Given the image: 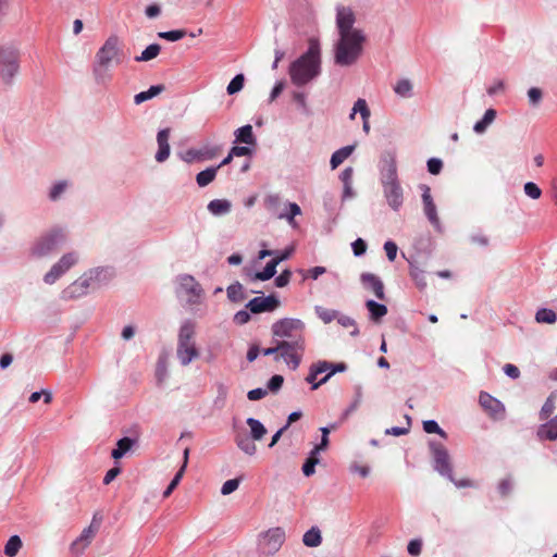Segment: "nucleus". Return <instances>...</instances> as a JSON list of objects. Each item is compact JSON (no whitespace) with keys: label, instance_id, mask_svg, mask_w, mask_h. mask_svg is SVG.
Here are the masks:
<instances>
[{"label":"nucleus","instance_id":"obj_1","mask_svg":"<svg viewBox=\"0 0 557 557\" xmlns=\"http://www.w3.org/2000/svg\"><path fill=\"white\" fill-rule=\"evenodd\" d=\"M305 323L299 319L284 318L273 323L271 331L281 347L285 348V355L293 362V370L301 363L306 349Z\"/></svg>","mask_w":557,"mask_h":557},{"label":"nucleus","instance_id":"obj_2","mask_svg":"<svg viewBox=\"0 0 557 557\" xmlns=\"http://www.w3.org/2000/svg\"><path fill=\"white\" fill-rule=\"evenodd\" d=\"M321 73V49L318 39L311 38L305 53L294 60L288 66L290 82L296 87H302L314 81Z\"/></svg>","mask_w":557,"mask_h":557},{"label":"nucleus","instance_id":"obj_3","mask_svg":"<svg viewBox=\"0 0 557 557\" xmlns=\"http://www.w3.org/2000/svg\"><path fill=\"white\" fill-rule=\"evenodd\" d=\"M384 166L381 170V184L387 205L398 211L404 202V191L397 176V165L394 156L383 160Z\"/></svg>","mask_w":557,"mask_h":557},{"label":"nucleus","instance_id":"obj_4","mask_svg":"<svg viewBox=\"0 0 557 557\" xmlns=\"http://www.w3.org/2000/svg\"><path fill=\"white\" fill-rule=\"evenodd\" d=\"M196 327L190 321L182 324L177 336L176 356L181 364L186 367L199 357V350L195 342Z\"/></svg>","mask_w":557,"mask_h":557},{"label":"nucleus","instance_id":"obj_5","mask_svg":"<svg viewBox=\"0 0 557 557\" xmlns=\"http://www.w3.org/2000/svg\"><path fill=\"white\" fill-rule=\"evenodd\" d=\"M122 45L116 35H111L96 53L94 74L99 76L112 62H121Z\"/></svg>","mask_w":557,"mask_h":557},{"label":"nucleus","instance_id":"obj_6","mask_svg":"<svg viewBox=\"0 0 557 557\" xmlns=\"http://www.w3.org/2000/svg\"><path fill=\"white\" fill-rule=\"evenodd\" d=\"M336 24L338 40L335 46V61L341 65L348 64V11L345 7L337 8Z\"/></svg>","mask_w":557,"mask_h":557},{"label":"nucleus","instance_id":"obj_7","mask_svg":"<svg viewBox=\"0 0 557 557\" xmlns=\"http://www.w3.org/2000/svg\"><path fill=\"white\" fill-rule=\"evenodd\" d=\"M285 542V531L280 528H271L259 537L258 549L263 556L274 555Z\"/></svg>","mask_w":557,"mask_h":557},{"label":"nucleus","instance_id":"obj_8","mask_svg":"<svg viewBox=\"0 0 557 557\" xmlns=\"http://www.w3.org/2000/svg\"><path fill=\"white\" fill-rule=\"evenodd\" d=\"M429 447L433 456L434 470L448 480L454 481L450 457L446 447L435 441H430Z\"/></svg>","mask_w":557,"mask_h":557},{"label":"nucleus","instance_id":"obj_9","mask_svg":"<svg viewBox=\"0 0 557 557\" xmlns=\"http://www.w3.org/2000/svg\"><path fill=\"white\" fill-rule=\"evenodd\" d=\"M18 71V52L13 48L0 49V79L10 84Z\"/></svg>","mask_w":557,"mask_h":557},{"label":"nucleus","instance_id":"obj_10","mask_svg":"<svg viewBox=\"0 0 557 557\" xmlns=\"http://www.w3.org/2000/svg\"><path fill=\"white\" fill-rule=\"evenodd\" d=\"M61 231H52L40 237L32 248V253L38 258L45 257L57 249L64 242Z\"/></svg>","mask_w":557,"mask_h":557},{"label":"nucleus","instance_id":"obj_11","mask_svg":"<svg viewBox=\"0 0 557 557\" xmlns=\"http://www.w3.org/2000/svg\"><path fill=\"white\" fill-rule=\"evenodd\" d=\"M354 13L350 11V65L357 62L364 52V46L368 42V36L362 29L355 28Z\"/></svg>","mask_w":557,"mask_h":557},{"label":"nucleus","instance_id":"obj_12","mask_svg":"<svg viewBox=\"0 0 557 557\" xmlns=\"http://www.w3.org/2000/svg\"><path fill=\"white\" fill-rule=\"evenodd\" d=\"M78 258L75 252H69L52 265L50 271L45 275L44 281L47 284H53L59 277H61L66 271H69L76 262Z\"/></svg>","mask_w":557,"mask_h":557},{"label":"nucleus","instance_id":"obj_13","mask_svg":"<svg viewBox=\"0 0 557 557\" xmlns=\"http://www.w3.org/2000/svg\"><path fill=\"white\" fill-rule=\"evenodd\" d=\"M420 189L422 191L421 198H422L424 214L428 218L429 222L436 230H440L441 222H440V218L437 215L436 206H435L432 195H431V188H430V186L422 184V185H420Z\"/></svg>","mask_w":557,"mask_h":557},{"label":"nucleus","instance_id":"obj_14","mask_svg":"<svg viewBox=\"0 0 557 557\" xmlns=\"http://www.w3.org/2000/svg\"><path fill=\"white\" fill-rule=\"evenodd\" d=\"M99 525L95 523V521L91 522V524L83 530L79 537H77L71 545V552L76 556L79 557L83 552L86 549V547L91 543L94 540Z\"/></svg>","mask_w":557,"mask_h":557},{"label":"nucleus","instance_id":"obj_15","mask_svg":"<svg viewBox=\"0 0 557 557\" xmlns=\"http://www.w3.org/2000/svg\"><path fill=\"white\" fill-rule=\"evenodd\" d=\"M252 313L273 311L280 307V300L274 295L255 297L246 306Z\"/></svg>","mask_w":557,"mask_h":557},{"label":"nucleus","instance_id":"obj_16","mask_svg":"<svg viewBox=\"0 0 557 557\" xmlns=\"http://www.w3.org/2000/svg\"><path fill=\"white\" fill-rule=\"evenodd\" d=\"M479 403L481 407L493 418H500L505 413V406L503 403L486 392L480 393Z\"/></svg>","mask_w":557,"mask_h":557},{"label":"nucleus","instance_id":"obj_17","mask_svg":"<svg viewBox=\"0 0 557 557\" xmlns=\"http://www.w3.org/2000/svg\"><path fill=\"white\" fill-rule=\"evenodd\" d=\"M180 286L189 296L188 300L190 302H197L200 298L202 289L194 276L187 274L182 275L180 277Z\"/></svg>","mask_w":557,"mask_h":557},{"label":"nucleus","instance_id":"obj_18","mask_svg":"<svg viewBox=\"0 0 557 557\" xmlns=\"http://www.w3.org/2000/svg\"><path fill=\"white\" fill-rule=\"evenodd\" d=\"M361 283L367 290H371L374 296L383 300L385 298L384 285L379 276L372 273H362Z\"/></svg>","mask_w":557,"mask_h":557},{"label":"nucleus","instance_id":"obj_19","mask_svg":"<svg viewBox=\"0 0 557 557\" xmlns=\"http://www.w3.org/2000/svg\"><path fill=\"white\" fill-rule=\"evenodd\" d=\"M359 113L362 120V129L366 135L370 133V116L371 111L367 101L362 98H359L355 103L350 112V120L355 119V115Z\"/></svg>","mask_w":557,"mask_h":557},{"label":"nucleus","instance_id":"obj_20","mask_svg":"<svg viewBox=\"0 0 557 557\" xmlns=\"http://www.w3.org/2000/svg\"><path fill=\"white\" fill-rule=\"evenodd\" d=\"M170 128L159 131L157 134L158 151L156 153V160L158 162H164L170 156Z\"/></svg>","mask_w":557,"mask_h":557},{"label":"nucleus","instance_id":"obj_21","mask_svg":"<svg viewBox=\"0 0 557 557\" xmlns=\"http://www.w3.org/2000/svg\"><path fill=\"white\" fill-rule=\"evenodd\" d=\"M537 436L544 441L557 440V414L537 429Z\"/></svg>","mask_w":557,"mask_h":557},{"label":"nucleus","instance_id":"obj_22","mask_svg":"<svg viewBox=\"0 0 557 557\" xmlns=\"http://www.w3.org/2000/svg\"><path fill=\"white\" fill-rule=\"evenodd\" d=\"M90 277H79L65 289V293L69 295V297H81L87 293L90 286Z\"/></svg>","mask_w":557,"mask_h":557},{"label":"nucleus","instance_id":"obj_23","mask_svg":"<svg viewBox=\"0 0 557 557\" xmlns=\"http://www.w3.org/2000/svg\"><path fill=\"white\" fill-rule=\"evenodd\" d=\"M235 443L237 447L249 456H253L257 451L255 440L244 433H237L235 436Z\"/></svg>","mask_w":557,"mask_h":557},{"label":"nucleus","instance_id":"obj_24","mask_svg":"<svg viewBox=\"0 0 557 557\" xmlns=\"http://www.w3.org/2000/svg\"><path fill=\"white\" fill-rule=\"evenodd\" d=\"M366 307L369 311L370 319L374 322H379L387 313V307L383 304H379L375 300H368Z\"/></svg>","mask_w":557,"mask_h":557},{"label":"nucleus","instance_id":"obj_25","mask_svg":"<svg viewBox=\"0 0 557 557\" xmlns=\"http://www.w3.org/2000/svg\"><path fill=\"white\" fill-rule=\"evenodd\" d=\"M236 143H243L246 145H255L256 138L253 136L252 126L250 124L239 127L235 132Z\"/></svg>","mask_w":557,"mask_h":557},{"label":"nucleus","instance_id":"obj_26","mask_svg":"<svg viewBox=\"0 0 557 557\" xmlns=\"http://www.w3.org/2000/svg\"><path fill=\"white\" fill-rule=\"evenodd\" d=\"M246 423L250 428V436L255 441H261L268 432L265 426L255 418H248Z\"/></svg>","mask_w":557,"mask_h":557},{"label":"nucleus","instance_id":"obj_27","mask_svg":"<svg viewBox=\"0 0 557 557\" xmlns=\"http://www.w3.org/2000/svg\"><path fill=\"white\" fill-rule=\"evenodd\" d=\"M231 202L226 199H214L208 205V210L214 215L228 213L231 210Z\"/></svg>","mask_w":557,"mask_h":557},{"label":"nucleus","instance_id":"obj_28","mask_svg":"<svg viewBox=\"0 0 557 557\" xmlns=\"http://www.w3.org/2000/svg\"><path fill=\"white\" fill-rule=\"evenodd\" d=\"M135 441L131 437H123L117 441L116 448H114L111 453L112 458L120 459L122 458L131 448L133 447Z\"/></svg>","mask_w":557,"mask_h":557},{"label":"nucleus","instance_id":"obj_29","mask_svg":"<svg viewBox=\"0 0 557 557\" xmlns=\"http://www.w3.org/2000/svg\"><path fill=\"white\" fill-rule=\"evenodd\" d=\"M496 117V110L494 109H487L483 115V117L478 121L474 126H473V131L476 133V134H482L486 131V128L488 127V125L491 123H493V121L495 120Z\"/></svg>","mask_w":557,"mask_h":557},{"label":"nucleus","instance_id":"obj_30","mask_svg":"<svg viewBox=\"0 0 557 557\" xmlns=\"http://www.w3.org/2000/svg\"><path fill=\"white\" fill-rule=\"evenodd\" d=\"M165 89L164 85H154L151 86L148 90L141 91L134 97V102L136 104H140L149 99H152L153 97L158 96Z\"/></svg>","mask_w":557,"mask_h":557},{"label":"nucleus","instance_id":"obj_31","mask_svg":"<svg viewBox=\"0 0 557 557\" xmlns=\"http://www.w3.org/2000/svg\"><path fill=\"white\" fill-rule=\"evenodd\" d=\"M345 369H346V366L344 363H339L336 366V368L332 369V371L329 374H326L323 379H321L317 383H315V380H317L318 375L312 371V369H310V372L307 375L306 381L308 383L312 384V389H317L320 385L325 383L333 373H335L336 371H345Z\"/></svg>","mask_w":557,"mask_h":557},{"label":"nucleus","instance_id":"obj_32","mask_svg":"<svg viewBox=\"0 0 557 557\" xmlns=\"http://www.w3.org/2000/svg\"><path fill=\"white\" fill-rule=\"evenodd\" d=\"M302 542L308 547L319 546L322 542L320 530L317 527H312L304 534Z\"/></svg>","mask_w":557,"mask_h":557},{"label":"nucleus","instance_id":"obj_33","mask_svg":"<svg viewBox=\"0 0 557 557\" xmlns=\"http://www.w3.org/2000/svg\"><path fill=\"white\" fill-rule=\"evenodd\" d=\"M262 354L264 356L275 355V360L282 358L285 363L293 369V362L288 359L287 355H285V348L281 347V343L278 341H276V346L264 348Z\"/></svg>","mask_w":557,"mask_h":557},{"label":"nucleus","instance_id":"obj_34","mask_svg":"<svg viewBox=\"0 0 557 557\" xmlns=\"http://www.w3.org/2000/svg\"><path fill=\"white\" fill-rule=\"evenodd\" d=\"M218 168H208L199 172L196 176V182L200 187H205L214 181Z\"/></svg>","mask_w":557,"mask_h":557},{"label":"nucleus","instance_id":"obj_35","mask_svg":"<svg viewBox=\"0 0 557 557\" xmlns=\"http://www.w3.org/2000/svg\"><path fill=\"white\" fill-rule=\"evenodd\" d=\"M161 51V46L158 44L149 45L140 55L135 57V61L137 62H148L159 55Z\"/></svg>","mask_w":557,"mask_h":557},{"label":"nucleus","instance_id":"obj_36","mask_svg":"<svg viewBox=\"0 0 557 557\" xmlns=\"http://www.w3.org/2000/svg\"><path fill=\"white\" fill-rule=\"evenodd\" d=\"M535 321L537 323L553 324L557 321V314L552 309L541 308L535 313Z\"/></svg>","mask_w":557,"mask_h":557},{"label":"nucleus","instance_id":"obj_37","mask_svg":"<svg viewBox=\"0 0 557 557\" xmlns=\"http://www.w3.org/2000/svg\"><path fill=\"white\" fill-rule=\"evenodd\" d=\"M276 267L277 261H274V259H272L270 262H268V264L264 267L262 271L255 273L253 280L268 281L272 278L276 273Z\"/></svg>","mask_w":557,"mask_h":557},{"label":"nucleus","instance_id":"obj_38","mask_svg":"<svg viewBox=\"0 0 557 557\" xmlns=\"http://www.w3.org/2000/svg\"><path fill=\"white\" fill-rule=\"evenodd\" d=\"M394 91L401 98H410L412 96V84L409 79H399L394 86Z\"/></svg>","mask_w":557,"mask_h":557},{"label":"nucleus","instance_id":"obj_39","mask_svg":"<svg viewBox=\"0 0 557 557\" xmlns=\"http://www.w3.org/2000/svg\"><path fill=\"white\" fill-rule=\"evenodd\" d=\"M22 547V540L18 535H13L9 539L4 546V554L8 557H14Z\"/></svg>","mask_w":557,"mask_h":557},{"label":"nucleus","instance_id":"obj_40","mask_svg":"<svg viewBox=\"0 0 557 557\" xmlns=\"http://www.w3.org/2000/svg\"><path fill=\"white\" fill-rule=\"evenodd\" d=\"M287 207H288V212H286V213H277V216L280 219H286L288 221L289 225L295 227L296 226V222H295L294 219H295L296 215H299L301 213V209L295 202H289L287 205Z\"/></svg>","mask_w":557,"mask_h":557},{"label":"nucleus","instance_id":"obj_41","mask_svg":"<svg viewBox=\"0 0 557 557\" xmlns=\"http://www.w3.org/2000/svg\"><path fill=\"white\" fill-rule=\"evenodd\" d=\"M322 432V438L321 443L319 445H315L314 448L310 451V455L307 459H313L319 460L318 454L322 450H325L329 445V430L327 429H321Z\"/></svg>","mask_w":557,"mask_h":557},{"label":"nucleus","instance_id":"obj_42","mask_svg":"<svg viewBox=\"0 0 557 557\" xmlns=\"http://www.w3.org/2000/svg\"><path fill=\"white\" fill-rule=\"evenodd\" d=\"M347 159H348V146H345V147H342L341 149H338L337 151H335L332 154V158H331V161H330L331 169L335 170L336 168H338Z\"/></svg>","mask_w":557,"mask_h":557},{"label":"nucleus","instance_id":"obj_43","mask_svg":"<svg viewBox=\"0 0 557 557\" xmlns=\"http://www.w3.org/2000/svg\"><path fill=\"white\" fill-rule=\"evenodd\" d=\"M410 276L414 281L417 287L422 290L426 287L425 273L418 267L410 268Z\"/></svg>","mask_w":557,"mask_h":557},{"label":"nucleus","instance_id":"obj_44","mask_svg":"<svg viewBox=\"0 0 557 557\" xmlns=\"http://www.w3.org/2000/svg\"><path fill=\"white\" fill-rule=\"evenodd\" d=\"M424 432L438 434L443 438H447V433L438 425L435 420H426L423 422Z\"/></svg>","mask_w":557,"mask_h":557},{"label":"nucleus","instance_id":"obj_45","mask_svg":"<svg viewBox=\"0 0 557 557\" xmlns=\"http://www.w3.org/2000/svg\"><path fill=\"white\" fill-rule=\"evenodd\" d=\"M245 76L237 74L228 84L226 90L228 95H234L240 91L244 87Z\"/></svg>","mask_w":557,"mask_h":557},{"label":"nucleus","instance_id":"obj_46","mask_svg":"<svg viewBox=\"0 0 557 557\" xmlns=\"http://www.w3.org/2000/svg\"><path fill=\"white\" fill-rule=\"evenodd\" d=\"M186 36V32L184 29H175L169 32H160L158 33V37L169 40V41H177L183 39Z\"/></svg>","mask_w":557,"mask_h":557},{"label":"nucleus","instance_id":"obj_47","mask_svg":"<svg viewBox=\"0 0 557 557\" xmlns=\"http://www.w3.org/2000/svg\"><path fill=\"white\" fill-rule=\"evenodd\" d=\"M406 419H407V423H408L407 426H393V428L386 429L384 433L386 435H393V436H401V435L408 434L410 431L411 419L409 416H406Z\"/></svg>","mask_w":557,"mask_h":557},{"label":"nucleus","instance_id":"obj_48","mask_svg":"<svg viewBox=\"0 0 557 557\" xmlns=\"http://www.w3.org/2000/svg\"><path fill=\"white\" fill-rule=\"evenodd\" d=\"M524 194L531 199H539L542 196V189L533 182H528L523 186Z\"/></svg>","mask_w":557,"mask_h":557},{"label":"nucleus","instance_id":"obj_49","mask_svg":"<svg viewBox=\"0 0 557 557\" xmlns=\"http://www.w3.org/2000/svg\"><path fill=\"white\" fill-rule=\"evenodd\" d=\"M227 297L233 301H239L244 298L243 287L239 283L232 284L227 287Z\"/></svg>","mask_w":557,"mask_h":557},{"label":"nucleus","instance_id":"obj_50","mask_svg":"<svg viewBox=\"0 0 557 557\" xmlns=\"http://www.w3.org/2000/svg\"><path fill=\"white\" fill-rule=\"evenodd\" d=\"M529 102L533 107H537L543 99V91L539 87H531L528 90Z\"/></svg>","mask_w":557,"mask_h":557},{"label":"nucleus","instance_id":"obj_51","mask_svg":"<svg viewBox=\"0 0 557 557\" xmlns=\"http://www.w3.org/2000/svg\"><path fill=\"white\" fill-rule=\"evenodd\" d=\"M315 312L324 323H330L336 318V311L327 308L317 307Z\"/></svg>","mask_w":557,"mask_h":557},{"label":"nucleus","instance_id":"obj_52","mask_svg":"<svg viewBox=\"0 0 557 557\" xmlns=\"http://www.w3.org/2000/svg\"><path fill=\"white\" fill-rule=\"evenodd\" d=\"M428 171L432 175H438L443 169V161L438 158H430L426 162Z\"/></svg>","mask_w":557,"mask_h":557},{"label":"nucleus","instance_id":"obj_53","mask_svg":"<svg viewBox=\"0 0 557 557\" xmlns=\"http://www.w3.org/2000/svg\"><path fill=\"white\" fill-rule=\"evenodd\" d=\"M239 486V479H231L223 483L221 493L222 495H228L235 492Z\"/></svg>","mask_w":557,"mask_h":557},{"label":"nucleus","instance_id":"obj_54","mask_svg":"<svg viewBox=\"0 0 557 557\" xmlns=\"http://www.w3.org/2000/svg\"><path fill=\"white\" fill-rule=\"evenodd\" d=\"M183 475H184L183 470H178L177 473L174 475L173 480L171 481V483L169 484V486L166 487V490L163 492L164 498L169 497L172 494V492L176 488V486L181 482Z\"/></svg>","mask_w":557,"mask_h":557},{"label":"nucleus","instance_id":"obj_55","mask_svg":"<svg viewBox=\"0 0 557 557\" xmlns=\"http://www.w3.org/2000/svg\"><path fill=\"white\" fill-rule=\"evenodd\" d=\"M183 160L187 163H191L195 160H203L202 150L188 149L184 156Z\"/></svg>","mask_w":557,"mask_h":557},{"label":"nucleus","instance_id":"obj_56","mask_svg":"<svg viewBox=\"0 0 557 557\" xmlns=\"http://www.w3.org/2000/svg\"><path fill=\"white\" fill-rule=\"evenodd\" d=\"M41 396H44V401L46 404H50L52 401L51 393L48 392V391H42V392H34V393H32V395L29 396V403H32V404L37 403L40 399Z\"/></svg>","mask_w":557,"mask_h":557},{"label":"nucleus","instance_id":"obj_57","mask_svg":"<svg viewBox=\"0 0 557 557\" xmlns=\"http://www.w3.org/2000/svg\"><path fill=\"white\" fill-rule=\"evenodd\" d=\"M422 549V541L414 539L408 543L407 550L411 556H419Z\"/></svg>","mask_w":557,"mask_h":557},{"label":"nucleus","instance_id":"obj_58","mask_svg":"<svg viewBox=\"0 0 557 557\" xmlns=\"http://www.w3.org/2000/svg\"><path fill=\"white\" fill-rule=\"evenodd\" d=\"M384 250H385L386 257L389 261H394L396 259L398 248L394 242H392V240L385 242Z\"/></svg>","mask_w":557,"mask_h":557},{"label":"nucleus","instance_id":"obj_59","mask_svg":"<svg viewBox=\"0 0 557 557\" xmlns=\"http://www.w3.org/2000/svg\"><path fill=\"white\" fill-rule=\"evenodd\" d=\"M350 246L352 248L354 255L357 257L362 256L367 250V243L361 238L356 239L350 244Z\"/></svg>","mask_w":557,"mask_h":557},{"label":"nucleus","instance_id":"obj_60","mask_svg":"<svg viewBox=\"0 0 557 557\" xmlns=\"http://www.w3.org/2000/svg\"><path fill=\"white\" fill-rule=\"evenodd\" d=\"M281 203V199L277 195H270L264 199V205L268 210L276 212L277 207Z\"/></svg>","mask_w":557,"mask_h":557},{"label":"nucleus","instance_id":"obj_61","mask_svg":"<svg viewBox=\"0 0 557 557\" xmlns=\"http://www.w3.org/2000/svg\"><path fill=\"white\" fill-rule=\"evenodd\" d=\"M283 382H284V377L280 374H275L270 379V381L268 383V388L271 392H277L282 387Z\"/></svg>","mask_w":557,"mask_h":557},{"label":"nucleus","instance_id":"obj_62","mask_svg":"<svg viewBox=\"0 0 557 557\" xmlns=\"http://www.w3.org/2000/svg\"><path fill=\"white\" fill-rule=\"evenodd\" d=\"M512 490V481L510 478L504 479L498 484V492L499 494L505 497L507 496Z\"/></svg>","mask_w":557,"mask_h":557},{"label":"nucleus","instance_id":"obj_63","mask_svg":"<svg viewBox=\"0 0 557 557\" xmlns=\"http://www.w3.org/2000/svg\"><path fill=\"white\" fill-rule=\"evenodd\" d=\"M554 408V401L550 398H547L541 409V419L545 420L546 418H548L553 413Z\"/></svg>","mask_w":557,"mask_h":557},{"label":"nucleus","instance_id":"obj_64","mask_svg":"<svg viewBox=\"0 0 557 557\" xmlns=\"http://www.w3.org/2000/svg\"><path fill=\"white\" fill-rule=\"evenodd\" d=\"M66 188V183L65 182H59L58 184H55L51 190H50V199L51 200H57L61 194L65 190Z\"/></svg>","mask_w":557,"mask_h":557}]
</instances>
